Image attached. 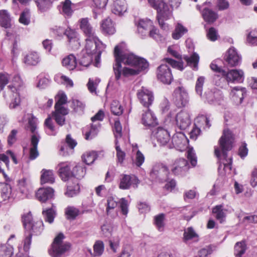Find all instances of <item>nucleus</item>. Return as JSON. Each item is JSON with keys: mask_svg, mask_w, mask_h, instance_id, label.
Segmentation results:
<instances>
[{"mask_svg": "<svg viewBox=\"0 0 257 257\" xmlns=\"http://www.w3.org/2000/svg\"><path fill=\"white\" fill-rule=\"evenodd\" d=\"M100 81V79L97 78H95L94 80L93 79L89 78L87 85L90 92L91 93H96V90L97 86Z\"/></svg>", "mask_w": 257, "mask_h": 257, "instance_id": "774afa93", "label": "nucleus"}, {"mask_svg": "<svg viewBox=\"0 0 257 257\" xmlns=\"http://www.w3.org/2000/svg\"><path fill=\"white\" fill-rule=\"evenodd\" d=\"M247 95V91L245 88L236 86L232 88L230 96L235 103L237 105L240 104Z\"/></svg>", "mask_w": 257, "mask_h": 257, "instance_id": "a211bd4d", "label": "nucleus"}, {"mask_svg": "<svg viewBox=\"0 0 257 257\" xmlns=\"http://www.w3.org/2000/svg\"><path fill=\"white\" fill-rule=\"evenodd\" d=\"M188 29L183 26L181 23H178L175 27L174 32L172 33V37L175 40H179L185 34L187 33Z\"/></svg>", "mask_w": 257, "mask_h": 257, "instance_id": "a19ab883", "label": "nucleus"}, {"mask_svg": "<svg viewBox=\"0 0 257 257\" xmlns=\"http://www.w3.org/2000/svg\"><path fill=\"white\" fill-rule=\"evenodd\" d=\"M153 22L148 19H140L136 23L138 33L142 36H146L153 28Z\"/></svg>", "mask_w": 257, "mask_h": 257, "instance_id": "6ab92c4d", "label": "nucleus"}, {"mask_svg": "<svg viewBox=\"0 0 257 257\" xmlns=\"http://www.w3.org/2000/svg\"><path fill=\"white\" fill-rule=\"evenodd\" d=\"M54 80L59 84L66 85V87H71L73 86V82L71 79L60 73L57 74L55 76Z\"/></svg>", "mask_w": 257, "mask_h": 257, "instance_id": "37998d69", "label": "nucleus"}, {"mask_svg": "<svg viewBox=\"0 0 257 257\" xmlns=\"http://www.w3.org/2000/svg\"><path fill=\"white\" fill-rule=\"evenodd\" d=\"M139 180L135 176L122 174L120 176L119 187L121 189H128L131 186L136 188L138 187Z\"/></svg>", "mask_w": 257, "mask_h": 257, "instance_id": "dca6fc26", "label": "nucleus"}, {"mask_svg": "<svg viewBox=\"0 0 257 257\" xmlns=\"http://www.w3.org/2000/svg\"><path fill=\"white\" fill-rule=\"evenodd\" d=\"M127 10L126 3L125 0H116L114 2L112 9L113 13L117 15H122Z\"/></svg>", "mask_w": 257, "mask_h": 257, "instance_id": "473e14b6", "label": "nucleus"}, {"mask_svg": "<svg viewBox=\"0 0 257 257\" xmlns=\"http://www.w3.org/2000/svg\"><path fill=\"white\" fill-rule=\"evenodd\" d=\"M56 102L55 105V109H62L67 108L63 106L66 103L67 97L66 94L62 91L59 92L56 97Z\"/></svg>", "mask_w": 257, "mask_h": 257, "instance_id": "79ce46f5", "label": "nucleus"}, {"mask_svg": "<svg viewBox=\"0 0 257 257\" xmlns=\"http://www.w3.org/2000/svg\"><path fill=\"white\" fill-rule=\"evenodd\" d=\"M71 5V2L70 0H65L63 3L62 13L63 15L68 17L71 16L73 13Z\"/></svg>", "mask_w": 257, "mask_h": 257, "instance_id": "0e129e2a", "label": "nucleus"}, {"mask_svg": "<svg viewBox=\"0 0 257 257\" xmlns=\"http://www.w3.org/2000/svg\"><path fill=\"white\" fill-rule=\"evenodd\" d=\"M100 127V124L99 123L92 124L89 131L85 134V139L89 140L95 137L98 134Z\"/></svg>", "mask_w": 257, "mask_h": 257, "instance_id": "603ef678", "label": "nucleus"}, {"mask_svg": "<svg viewBox=\"0 0 257 257\" xmlns=\"http://www.w3.org/2000/svg\"><path fill=\"white\" fill-rule=\"evenodd\" d=\"M246 242H237L234 245V255L236 257H241L247 249Z\"/></svg>", "mask_w": 257, "mask_h": 257, "instance_id": "09e8293b", "label": "nucleus"}, {"mask_svg": "<svg viewBox=\"0 0 257 257\" xmlns=\"http://www.w3.org/2000/svg\"><path fill=\"white\" fill-rule=\"evenodd\" d=\"M13 253V248L7 242L0 246V257H11Z\"/></svg>", "mask_w": 257, "mask_h": 257, "instance_id": "3c124183", "label": "nucleus"}, {"mask_svg": "<svg viewBox=\"0 0 257 257\" xmlns=\"http://www.w3.org/2000/svg\"><path fill=\"white\" fill-rule=\"evenodd\" d=\"M174 96V102L178 107H185L189 102L188 93L182 86H179L175 89Z\"/></svg>", "mask_w": 257, "mask_h": 257, "instance_id": "9d476101", "label": "nucleus"}, {"mask_svg": "<svg viewBox=\"0 0 257 257\" xmlns=\"http://www.w3.org/2000/svg\"><path fill=\"white\" fill-rule=\"evenodd\" d=\"M167 119L170 121H175L177 126L182 130L187 128L191 123L190 114L185 110H182L177 114L174 111H170L167 115Z\"/></svg>", "mask_w": 257, "mask_h": 257, "instance_id": "0eeeda50", "label": "nucleus"}, {"mask_svg": "<svg viewBox=\"0 0 257 257\" xmlns=\"http://www.w3.org/2000/svg\"><path fill=\"white\" fill-rule=\"evenodd\" d=\"M184 237L186 240H190L194 238L198 239V235L192 227H188L184 230Z\"/></svg>", "mask_w": 257, "mask_h": 257, "instance_id": "69168bd1", "label": "nucleus"}, {"mask_svg": "<svg viewBox=\"0 0 257 257\" xmlns=\"http://www.w3.org/2000/svg\"><path fill=\"white\" fill-rule=\"evenodd\" d=\"M19 22L24 25H28L30 23V14L28 9H25L21 14Z\"/></svg>", "mask_w": 257, "mask_h": 257, "instance_id": "338daca9", "label": "nucleus"}, {"mask_svg": "<svg viewBox=\"0 0 257 257\" xmlns=\"http://www.w3.org/2000/svg\"><path fill=\"white\" fill-rule=\"evenodd\" d=\"M137 95L141 104L147 108H149L154 101L153 92L144 87L138 91Z\"/></svg>", "mask_w": 257, "mask_h": 257, "instance_id": "4468645a", "label": "nucleus"}, {"mask_svg": "<svg viewBox=\"0 0 257 257\" xmlns=\"http://www.w3.org/2000/svg\"><path fill=\"white\" fill-rule=\"evenodd\" d=\"M37 80L38 81L37 87L40 89L46 88L50 82L49 79L45 77L43 74L38 75Z\"/></svg>", "mask_w": 257, "mask_h": 257, "instance_id": "680f3d73", "label": "nucleus"}, {"mask_svg": "<svg viewBox=\"0 0 257 257\" xmlns=\"http://www.w3.org/2000/svg\"><path fill=\"white\" fill-rule=\"evenodd\" d=\"M196 123L198 125L204 129L209 128L211 125L209 117L203 114L199 115L196 118Z\"/></svg>", "mask_w": 257, "mask_h": 257, "instance_id": "a18cd8bd", "label": "nucleus"}, {"mask_svg": "<svg viewBox=\"0 0 257 257\" xmlns=\"http://www.w3.org/2000/svg\"><path fill=\"white\" fill-rule=\"evenodd\" d=\"M97 157V155L95 151L87 152L82 156L84 163L88 165L92 164Z\"/></svg>", "mask_w": 257, "mask_h": 257, "instance_id": "de8ad7c7", "label": "nucleus"}, {"mask_svg": "<svg viewBox=\"0 0 257 257\" xmlns=\"http://www.w3.org/2000/svg\"><path fill=\"white\" fill-rule=\"evenodd\" d=\"M70 168L71 163L68 162H61L58 165V172L63 181H67L72 177Z\"/></svg>", "mask_w": 257, "mask_h": 257, "instance_id": "4be33fe9", "label": "nucleus"}, {"mask_svg": "<svg viewBox=\"0 0 257 257\" xmlns=\"http://www.w3.org/2000/svg\"><path fill=\"white\" fill-rule=\"evenodd\" d=\"M67 39L69 44L73 48H77L79 45L78 35L77 32L70 28L66 29L65 35Z\"/></svg>", "mask_w": 257, "mask_h": 257, "instance_id": "c756f323", "label": "nucleus"}, {"mask_svg": "<svg viewBox=\"0 0 257 257\" xmlns=\"http://www.w3.org/2000/svg\"><path fill=\"white\" fill-rule=\"evenodd\" d=\"M142 123L146 126L151 127L157 124V119L154 113L148 109L142 115Z\"/></svg>", "mask_w": 257, "mask_h": 257, "instance_id": "bb28decb", "label": "nucleus"}, {"mask_svg": "<svg viewBox=\"0 0 257 257\" xmlns=\"http://www.w3.org/2000/svg\"><path fill=\"white\" fill-rule=\"evenodd\" d=\"M41 60L40 54L36 52L32 51L24 56L23 61L28 66H36Z\"/></svg>", "mask_w": 257, "mask_h": 257, "instance_id": "a878e982", "label": "nucleus"}, {"mask_svg": "<svg viewBox=\"0 0 257 257\" xmlns=\"http://www.w3.org/2000/svg\"><path fill=\"white\" fill-rule=\"evenodd\" d=\"M165 215L164 213H160L154 216V224L157 229L160 231H163L165 229Z\"/></svg>", "mask_w": 257, "mask_h": 257, "instance_id": "ea45409f", "label": "nucleus"}, {"mask_svg": "<svg viewBox=\"0 0 257 257\" xmlns=\"http://www.w3.org/2000/svg\"><path fill=\"white\" fill-rule=\"evenodd\" d=\"M182 59L184 60L193 70L197 71L198 69L200 57L197 53L194 52L190 56L184 55Z\"/></svg>", "mask_w": 257, "mask_h": 257, "instance_id": "2f4dec72", "label": "nucleus"}, {"mask_svg": "<svg viewBox=\"0 0 257 257\" xmlns=\"http://www.w3.org/2000/svg\"><path fill=\"white\" fill-rule=\"evenodd\" d=\"M104 251V244L103 242H95L93 245V252L89 250L90 253L93 256H100Z\"/></svg>", "mask_w": 257, "mask_h": 257, "instance_id": "bf43d9fd", "label": "nucleus"}, {"mask_svg": "<svg viewBox=\"0 0 257 257\" xmlns=\"http://www.w3.org/2000/svg\"><path fill=\"white\" fill-rule=\"evenodd\" d=\"M212 212L215 214L216 218L218 220L220 223L224 222L226 215L223 211V206L222 205H216L213 208Z\"/></svg>", "mask_w": 257, "mask_h": 257, "instance_id": "8fccbe9b", "label": "nucleus"}, {"mask_svg": "<svg viewBox=\"0 0 257 257\" xmlns=\"http://www.w3.org/2000/svg\"><path fill=\"white\" fill-rule=\"evenodd\" d=\"M18 189L23 195V197H28L32 191V187L30 179L29 178L23 177L18 181Z\"/></svg>", "mask_w": 257, "mask_h": 257, "instance_id": "5701e85b", "label": "nucleus"}, {"mask_svg": "<svg viewBox=\"0 0 257 257\" xmlns=\"http://www.w3.org/2000/svg\"><path fill=\"white\" fill-rule=\"evenodd\" d=\"M153 136L162 146L167 145L170 140L169 132L162 127H158L152 132Z\"/></svg>", "mask_w": 257, "mask_h": 257, "instance_id": "f3484780", "label": "nucleus"}, {"mask_svg": "<svg viewBox=\"0 0 257 257\" xmlns=\"http://www.w3.org/2000/svg\"><path fill=\"white\" fill-rule=\"evenodd\" d=\"M10 189L8 185L0 183V201L7 200L9 197Z\"/></svg>", "mask_w": 257, "mask_h": 257, "instance_id": "6e6d98bb", "label": "nucleus"}, {"mask_svg": "<svg viewBox=\"0 0 257 257\" xmlns=\"http://www.w3.org/2000/svg\"><path fill=\"white\" fill-rule=\"evenodd\" d=\"M189 168L188 161L185 159L180 158L175 161L172 171L174 175L182 176L186 174Z\"/></svg>", "mask_w": 257, "mask_h": 257, "instance_id": "2eb2a0df", "label": "nucleus"}, {"mask_svg": "<svg viewBox=\"0 0 257 257\" xmlns=\"http://www.w3.org/2000/svg\"><path fill=\"white\" fill-rule=\"evenodd\" d=\"M149 69H144L143 68L138 67H133L132 68L124 67L121 70L123 76L128 77L130 76L136 75L141 72L146 73Z\"/></svg>", "mask_w": 257, "mask_h": 257, "instance_id": "4c0bfd02", "label": "nucleus"}, {"mask_svg": "<svg viewBox=\"0 0 257 257\" xmlns=\"http://www.w3.org/2000/svg\"><path fill=\"white\" fill-rule=\"evenodd\" d=\"M85 169L80 165H76L72 170V177L80 179L83 178L85 174Z\"/></svg>", "mask_w": 257, "mask_h": 257, "instance_id": "864d4df0", "label": "nucleus"}, {"mask_svg": "<svg viewBox=\"0 0 257 257\" xmlns=\"http://www.w3.org/2000/svg\"><path fill=\"white\" fill-rule=\"evenodd\" d=\"M41 172V182L42 184H52L54 182V175L52 170L43 169Z\"/></svg>", "mask_w": 257, "mask_h": 257, "instance_id": "58836bf2", "label": "nucleus"}, {"mask_svg": "<svg viewBox=\"0 0 257 257\" xmlns=\"http://www.w3.org/2000/svg\"><path fill=\"white\" fill-rule=\"evenodd\" d=\"M22 220L26 230L25 241H31L33 236L41 234L44 230V224L42 220H34L30 211L24 213Z\"/></svg>", "mask_w": 257, "mask_h": 257, "instance_id": "7ed1b4c3", "label": "nucleus"}, {"mask_svg": "<svg viewBox=\"0 0 257 257\" xmlns=\"http://www.w3.org/2000/svg\"><path fill=\"white\" fill-rule=\"evenodd\" d=\"M24 88V83L21 77L19 75L14 76L12 83L8 85V89L11 93L16 92H20Z\"/></svg>", "mask_w": 257, "mask_h": 257, "instance_id": "cd10ccee", "label": "nucleus"}, {"mask_svg": "<svg viewBox=\"0 0 257 257\" xmlns=\"http://www.w3.org/2000/svg\"><path fill=\"white\" fill-rule=\"evenodd\" d=\"M80 28L86 37V45L91 47H101L105 49L106 46L96 36L95 30L89 22L88 18H82L79 20Z\"/></svg>", "mask_w": 257, "mask_h": 257, "instance_id": "39448f33", "label": "nucleus"}, {"mask_svg": "<svg viewBox=\"0 0 257 257\" xmlns=\"http://www.w3.org/2000/svg\"><path fill=\"white\" fill-rule=\"evenodd\" d=\"M115 150L116 151L117 162L120 164H122L125 158V153L122 151L119 145H118V140H115Z\"/></svg>", "mask_w": 257, "mask_h": 257, "instance_id": "052dcab7", "label": "nucleus"}, {"mask_svg": "<svg viewBox=\"0 0 257 257\" xmlns=\"http://www.w3.org/2000/svg\"><path fill=\"white\" fill-rule=\"evenodd\" d=\"M38 9L42 12L48 10L51 6L54 0H34Z\"/></svg>", "mask_w": 257, "mask_h": 257, "instance_id": "5fc2aeb1", "label": "nucleus"}, {"mask_svg": "<svg viewBox=\"0 0 257 257\" xmlns=\"http://www.w3.org/2000/svg\"><path fill=\"white\" fill-rule=\"evenodd\" d=\"M85 107V104L81 101L77 99L72 100V107L75 112L79 114L83 113Z\"/></svg>", "mask_w": 257, "mask_h": 257, "instance_id": "4d7b16f0", "label": "nucleus"}, {"mask_svg": "<svg viewBox=\"0 0 257 257\" xmlns=\"http://www.w3.org/2000/svg\"><path fill=\"white\" fill-rule=\"evenodd\" d=\"M103 49L101 47L94 46L93 47L90 46L87 47V45H85V49L82 50L80 54L79 64L85 67H88L92 61L93 55H95V66L99 67L100 56Z\"/></svg>", "mask_w": 257, "mask_h": 257, "instance_id": "423d86ee", "label": "nucleus"}, {"mask_svg": "<svg viewBox=\"0 0 257 257\" xmlns=\"http://www.w3.org/2000/svg\"><path fill=\"white\" fill-rule=\"evenodd\" d=\"M80 187L77 182L74 183L73 186L68 185L65 195L69 197H73L79 192Z\"/></svg>", "mask_w": 257, "mask_h": 257, "instance_id": "13d9d810", "label": "nucleus"}, {"mask_svg": "<svg viewBox=\"0 0 257 257\" xmlns=\"http://www.w3.org/2000/svg\"><path fill=\"white\" fill-rule=\"evenodd\" d=\"M54 190L51 187L40 188L36 193L37 199L42 203H44L52 199Z\"/></svg>", "mask_w": 257, "mask_h": 257, "instance_id": "aec40b11", "label": "nucleus"}, {"mask_svg": "<svg viewBox=\"0 0 257 257\" xmlns=\"http://www.w3.org/2000/svg\"><path fill=\"white\" fill-rule=\"evenodd\" d=\"M224 60L230 67H236L241 63L242 57L237 50L233 47L228 49L225 56Z\"/></svg>", "mask_w": 257, "mask_h": 257, "instance_id": "ddd939ff", "label": "nucleus"}, {"mask_svg": "<svg viewBox=\"0 0 257 257\" xmlns=\"http://www.w3.org/2000/svg\"><path fill=\"white\" fill-rule=\"evenodd\" d=\"M149 4L157 11V18L161 28L166 31L169 30V25L165 21L173 18V9L162 0H150Z\"/></svg>", "mask_w": 257, "mask_h": 257, "instance_id": "20e7f679", "label": "nucleus"}, {"mask_svg": "<svg viewBox=\"0 0 257 257\" xmlns=\"http://www.w3.org/2000/svg\"><path fill=\"white\" fill-rule=\"evenodd\" d=\"M110 109L111 112L115 115H120L123 112V109L120 103L116 100H113L111 104Z\"/></svg>", "mask_w": 257, "mask_h": 257, "instance_id": "e2e57ef3", "label": "nucleus"}, {"mask_svg": "<svg viewBox=\"0 0 257 257\" xmlns=\"http://www.w3.org/2000/svg\"><path fill=\"white\" fill-rule=\"evenodd\" d=\"M0 26L6 29L12 26L10 14L6 10H0Z\"/></svg>", "mask_w": 257, "mask_h": 257, "instance_id": "f704fd0d", "label": "nucleus"}, {"mask_svg": "<svg viewBox=\"0 0 257 257\" xmlns=\"http://www.w3.org/2000/svg\"><path fill=\"white\" fill-rule=\"evenodd\" d=\"M65 213L67 219L74 220L80 214V210L74 206H68L65 209Z\"/></svg>", "mask_w": 257, "mask_h": 257, "instance_id": "c03bdc74", "label": "nucleus"}, {"mask_svg": "<svg viewBox=\"0 0 257 257\" xmlns=\"http://www.w3.org/2000/svg\"><path fill=\"white\" fill-rule=\"evenodd\" d=\"M101 29L102 33L105 35H113L116 31L114 23L109 18L102 21Z\"/></svg>", "mask_w": 257, "mask_h": 257, "instance_id": "7c9ffc66", "label": "nucleus"}, {"mask_svg": "<svg viewBox=\"0 0 257 257\" xmlns=\"http://www.w3.org/2000/svg\"><path fill=\"white\" fill-rule=\"evenodd\" d=\"M71 248L68 242H53L48 249V253L51 257H61Z\"/></svg>", "mask_w": 257, "mask_h": 257, "instance_id": "6e6552de", "label": "nucleus"}, {"mask_svg": "<svg viewBox=\"0 0 257 257\" xmlns=\"http://www.w3.org/2000/svg\"><path fill=\"white\" fill-rule=\"evenodd\" d=\"M223 77L229 83H241L244 79V74L242 70L234 69L223 72Z\"/></svg>", "mask_w": 257, "mask_h": 257, "instance_id": "9b49d317", "label": "nucleus"}, {"mask_svg": "<svg viewBox=\"0 0 257 257\" xmlns=\"http://www.w3.org/2000/svg\"><path fill=\"white\" fill-rule=\"evenodd\" d=\"M55 206L51 204V206L48 208H43L42 214L46 222L49 223L53 222L56 216Z\"/></svg>", "mask_w": 257, "mask_h": 257, "instance_id": "c9c22d12", "label": "nucleus"}, {"mask_svg": "<svg viewBox=\"0 0 257 257\" xmlns=\"http://www.w3.org/2000/svg\"><path fill=\"white\" fill-rule=\"evenodd\" d=\"M114 56L115 63L113 68L115 75V79L118 81L120 78L121 74V62L125 65L132 67H138L144 69H149L148 62L143 58L139 57L133 53H127L121 54V50L119 45H116L114 50Z\"/></svg>", "mask_w": 257, "mask_h": 257, "instance_id": "f257e3e1", "label": "nucleus"}, {"mask_svg": "<svg viewBox=\"0 0 257 257\" xmlns=\"http://www.w3.org/2000/svg\"><path fill=\"white\" fill-rule=\"evenodd\" d=\"M68 113L69 110L68 108H63L62 109H55V111L52 113V116L57 124L62 126L65 122V116Z\"/></svg>", "mask_w": 257, "mask_h": 257, "instance_id": "c85d7f7f", "label": "nucleus"}, {"mask_svg": "<svg viewBox=\"0 0 257 257\" xmlns=\"http://www.w3.org/2000/svg\"><path fill=\"white\" fill-rule=\"evenodd\" d=\"M201 14L204 20L208 23H214L218 17L216 12L206 8L201 11Z\"/></svg>", "mask_w": 257, "mask_h": 257, "instance_id": "72a5a7b5", "label": "nucleus"}, {"mask_svg": "<svg viewBox=\"0 0 257 257\" xmlns=\"http://www.w3.org/2000/svg\"><path fill=\"white\" fill-rule=\"evenodd\" d=\"M40 139L39 134H33L31 139V148L30 150L29 159L31 160L36 159L39 156L38 145Z\"/></svg>", "mask_w": 257, "mask_h": 257, "instance_id": "b1692460", "label": "nucleus"}, {"mask_svg": "<svg viewBox=\"0 0 257 257\" xmlns=\"http://www.w3.org/2000/svg\"><path fill=\"white\" fill-rule=\"evenodd\" d=\"M206 101L211 104H219L222 99V92L217 89L208 90L205 93Z\"/></svg>", "mask_w": 257, "mask_h": 257, "instance_id": "412c9836", "label": "nucleus"}, {"mask_svg": "<svg viewBox=\"0 0 257 257\" xmlns=\"http://www.w3.org/2000/svg\"><path fill=\"white\" fill-rule=\"evenodd\" d=\"M157 79L165 84H170L174 78L171 68L166 64H162L157 69Z\"/></svg>", "mask_w": 257, "mask_h": 257, "instance_id": "1a4fd4ad", "label": "nucleus"}, {"mask_svg": "<svg viewBox=\"0 0 257 257\" xmlns=\"http://www.w3.org/2000/svg\"><path fill=\"white\" fill-rule=\"evenodd\" d=\"M45 125L46 126L45 131L46 133L50 136H55L57 132L58 129L54 125L52 119L50 117L47 118L45 121Z\"/></svg>", "mask_w": 257, "mask_h": 257, "instance_id": "49530a36", "label": "nucleus"}, {"mask_svg": "<svg viewBox=\"0 0 257 257\" xmlns=\"http://www.w3.org/2000/svg\"><path fill=\"white\" fill-rule=\"evenodd\" d=\"M233 140L231 131L224 129L219 140V147H215L214 149L215 155L219 160L218 169L223 168L225 173H229L232 168V158H227V152L232 148Z\"/></svg>", "mask_w": 257, "mask_h": 257, "instance_id": "f03ea898", "label": "nucleus"}, {"mask_svg": "<svg viewBox=\"0 0 257 257\" xmlns=\"http://www.w3.org/2000/svg\"><path fill=\"white\" fill-rule=\"evenodd\" d=\"M63 66L69 70H74L76 66V58L73 54H70L64 57L62 61Z\"/></svg>", "mask_w": 257, "mask_h": 257, "instance_id": "e433bc0d", "label": "nucleus"}, {"mask_svg": "<svg viewBox=\"0 0 257 257\" xmlns=\"http://www.w3.org/2000/svg\"><path fill=\"white\" fill-rule=\"evenodd\" d=\"M169 170L168 168L162 164L155 165L151 172L152 178L156 181H166L168 179Z\"/></svg>", "mask_w": 257, "mask_h": 257, "instance_id": "f8f14e48", "label": "nucleus"}, {"mask_svg": "<svg viewBox=\"0 0 257 257\" xmlns=\"http://www.w3.org/2000/svg\"><path fill=\"white\" fill-rule=\"evenodd\" d=\"M106 212L107 215L115 217L117 215L118 202L112 196L107 198Z\"/></svg>", "mask_w": 257, "mask_h": 257, "instance_id": "393cba45", "label": "nucleus"}]
</instances>
